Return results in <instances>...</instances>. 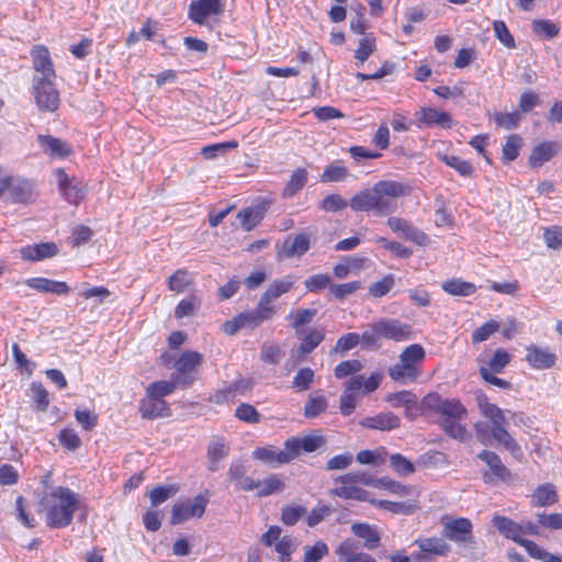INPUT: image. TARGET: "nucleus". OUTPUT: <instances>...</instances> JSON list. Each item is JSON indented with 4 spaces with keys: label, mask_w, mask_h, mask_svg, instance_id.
<instances>
[{
    "label": "nucleus",
    "mask_w": 562,
    "mask_h": 562,
    "mask_svg": "<svg viewBox=\"0 0 562 562\" xmlns=\"http://www.w3.org/2000/svg\"><path fill=\"white\" fill-rule=\"evenodd\" d=\"M412 188L400 181L382 180L371 189L357 192L350 200V207L355 212H374L378 216H385L396 212V200L409 195Z\"/></svg>",
    "instance_id": "1"
},
{
    "label": "nucleus",
    "mask_w": 562,
    "mask_h": 562,
    "mask_svg": "<svg viewBox=\"0 0 562 562\" xmlns=\"http://www.w3.org/2000/svg\"><path fill=\"white\" fill-rule=\"evenodd\" d=\"M78 496L68 487H56L43 497L41 504L46 509V521L52 528H63L70 525L78 508Z\"/></svg>",
    "instance_id": "2"
},
{
    "label": "nucleus",
    "mask_w": 562,
    "mask_h": 562,
    "mask_svg": "<svg viewBox=\"0 0 562 562\" xmlns=\"http://www.w3.org/2000/svg\"><path fill=\"white\" fill-rule=\"evenodd\" d=\"M476 401L481 413L492 424L493 439L513 454L518 452L520 450L518 443L505 428L507 419L504 411L495 404L490 403L488 397L482 392L476 394Z\"/></svg>",
    "instance_id": "3"
},
{
    "label": "nucleus",
    "mask_w": 562,
    "mask_h": 562,
    "mask_svg": "<svg viewBox=\"0 0 562 562\" xmlns=\"http://www.w3.org/2000/svg\"><path fill=\"white\" fill-rule=\"evenodd\" d=\"M481 459L488 468V472L483 474V480L487 484H495L503 482L505 484H513L517 480V474L513 473L501 460L499 456L490 450H483L479 453Z\"/></svg>",
    "instance_id": "4"
},
{
    "label": "nucleus",
    "mask_w": 562,
    "mask_h": 562,
    "mask_svg": "<svg viewBox=\"0 0 562 562\" xmlns=\"http://www.w3.org/2000/svg\"><path fill=\"white\" fill-rule=\"evenodd\" d=\"M209 498L204 495H196L194 498H187L172 506L170 524L179 525L190 518H201L206 509Z\"/></svg>",
    "instance_id": "5"
},
{
    "label": "nucleus",
    "mask_w": 562,
    "mask_h": 562,
    "mask_svg": "<svg viewBox=\"0 0 562 562\" xmlns=\"http://www.w3.org/2000/svg\"><path fill=\"white\" fill-rule=\"evenodd\" d=\"M202 361V355L198 351L187 350L181 353L175 362L176 374H173L181 389L190 387L193 384L195 369L201 366Z\"/></svg>",
    "instance_id": "6"
},
{
    "label": "nucleus",
    "mask_w": 562,
    "mask_h": 562,
    "mask_svg": "<svg viewBox=\"0 0 562 562\" xmlns=\"http://www.w3.org/2000/svg\"><path fill=\"white\" fill-rule=\"evenodd\" d=\"M33 90L35 102L40 111L55 112L60 103L59 92L53 79L34 78Z\"/></svg>",
    "instance_id": "7"
},
{
    "label": "nucleus",
    "mask_w": 562,
    "mask_h": 562,
    "mask_svg": "<svg viewBox=\"0 0 562 562\" xmlns=\"http://www.w3.org/2000/svg\"><path fill=\"white\" fill-rule=\"evenodd\" d=\"M277 258L290 259L293 257H302L311 248V236L307 233L296 235H288L282 244L277 245Z\"/></svg>",
    "instance_id": "8"
},
{
    "label": "nucleus",
    "mask_w": 562,
    "mask_h": 562,
    "mask_svg": "<svg viewBox=\"0 0 562 562\" xmlns=\"http://www.w3.org/2000/svg\"><path fill=\"white\" fill-rule=\"evenodd\" d=\"M375 328L381 338L394 341L408 340L412 337V327L396 318H382L375 322Z\"/></svg>",
    "instance_id": "9"
},
{
    "label": "nucleus",
    "mask_w": 562,
    "mask_h": 562,
    "mask_svg": "<svg viewBox=\"0 0 562 562\" xmlns=\"http://www.w3.org/2000/svg\"><path fill=\"white\" fill-rule=\"evenodd\" d=\"M292 277L288 276L283 279H279L273 281L261 294L258 304H260L263 308H267L271 315L274 317L278 313V307L273 304L280 296L290 292L293 288Z\"/></svg>",
    "instance_id": "10"
},
{
    "label": "nucleus",
    "mask_w": 562,
    "mask_h": 562,
    "mask_svg": "<svg viewBox=\"0 0 562 562\" xmlns=\"http://www.w3.org/2000/svg\"><path fill=\"white\" fill-rule=\"evenodd\" d=\"M58 188L64 198L72 205H78L86 196V186L82 181L69 178L63 168L56 170Z\"/></svg>",
    "instance_id": "11"
},
{
    "label": "nucleus",
    "mask_w": 562,
    "mask_h": 562,
    "mask_svg": "<svg viewBox=\"0 0 562 562\" xmlns=\"http://www.w3.org/2000/svg\"><path fill=\"white\" fill-rule=\"evenodd\" d=\"M386 224L395 234L406 240L418 246H427L429 244L428 235L417 229L405 218L392 216L387 218Z\"/></svg>",
    "instance_id": "12"
},
{
    "label": "nucleus",
    "mask_w": 562,
    "mask_h": 562,
    "mask_svg": "<svg viewBox=\"0 0 562 562\" xmlns=\"http://www.w3.org/2000/svg\"><path fill=\"white\" fill-rule=\"evenodd\" d=\"M472 522L468 518H456L443 524L442 536L456 543H474Z\"/></svg>",
    "instance_id": "13"
},
{
    "label": "nucleus",
    "mask_w": 562,
    "mask_h": 562,
    "mask_svg": "<svg viewBox=\"0 0 562 562\" xmlns=\"http://www.w3.org/2000/svg\"><path fill=\"white\" fill-rule=\"evenodd\" d=\"M252 457L270 468H277L293 461L291 451L286 447V441L284 442L283 450H280L273 446L259 447L254 450Z\"/></svg>",
    "instance_id": "14"
},
{
    "label": "nucleus",
    "mask_w": 562,
    "mask_h": 562,
    "mask_svg": "<svg viewBox=\"0 0 562 562\" xmlns=\"http://www.w3.org/2000/svg\"><path fill=\"white\" fill-rule=\"evenodd\" d=\"M8 191L10 200L13 203L29 204L32 203L36 196L33 182L12 175Z\"/></svg>",
    "instance_id": "15"
},
{
    "label": "nucleus",
    "mask_w": 562,
    "mask_h": 562,
    "mask_svg": "<svg viewBox=\"0 0 562 562\" xmlns=\"http://www.w3.org/2000/svg\"><path fill=\"white\" fill-rule=\"evenodd\" d=\"M223 12L221 0H196L189 8V18L198 24H204L210 15Z\"/></svg>",
    "instance_id": "16"
},
{
    "label": "nucleus",
    "mask_w": 562,
    "mask_h": 562,
    "mask_svg": "<svg viewBox=\"0 0 562 562\" xmlns=\"http://www.w3.org/2000/svg\"><path fill=\"white\" fill-rule=\"evenodd\" d=\"M561 149V145L554 140H546L531 149L528 165L532 169L540 168L544 162L553 158Z\"/></svg>",
    "instance_id": "17"
},
{
    "label": "nucleus",
    "mask_w": 562,
    "mask_h": 562,
    "mask_svg": "<svg viewBox=\"0 0 562 562\" xmlns=\"http://www.w3.org/2000/svg\"><path fill=\"white\" fill-rule=\"evenodd\" d=\"M268 209L269 203L267 201H260L255 205L245 207L239 211L237 218L239 220L241 227L245 231L250 232L263 220Z\"/></svg>",
    "instance_id": "18"
},
{
    "label": "nucleus",
    "mask_w": 562,
    "mask_h": 562,
    "mask_svg": "<svg viewBox=\"0 0 562 562\" xmlns=\"http://www.w3.org/2000/svg\"><path fill=\"white\" fill-rule=\"evenodd\" d=\"M416 121L419 126H440L442 128H450L452 126V117L448 112H440L434 108H422L415 114Z\"/></svg>",
    "instance_id": "19"
},
{
    "label": "nucleus",
    "mask_w": 562,
    "mask_h": 562,
    "mask_svg": "<svg viewBox=\"0 0 562 562\" xmlns=\"http://www.w3.org/2000/svg\"><path fill=\"white\" fill-rule=\"evenodd\" d=\"M363 375L352 376L347 383L344 393L340 396V412L349 416L356 408L358 397L356 392L362 389Z\"/></svg>",
    "instance_id": "20"
},
{
    "label": "nucleus",
    "mask_w": 562,
    "mask_h": 562,
    "mask_svg": "<svg viewBox=\"0 0 562 562\" xmlns=\"http://www.w3.org/2000/svg\"><path fill=\"white\" fill-rule=\"evenodd\" d=\"M139 412L144 419L168 417L171 414L169 404L165 400L148 395L140 401Z\"/></svg>",
    "instance_id": "21"
},
{
    "label": "nucleus",
    "mask_w": 562,
    "mask_h": 562,
    "mask_svg": "<svg viewBox=\"0 0 562 562\" xmlns=\"http://www.w3.org/2000/svg\"><path fill=\"white\" fill-rule=\"evenodd\" d=\"M325 440L323 436H304L291 437L286 439V447L291 451L293 460L297 458L302 451L314 452L324 445Z\"/></svg>",
    "instance_id": "22"
},
{
    "label": "nucleus",
    "mask_w": 562,
    "mask_h": 562,
    "mask_svg": "<svg viewBox=\"0 0 562 562\" xmlns=\"http://www.w3.org/2000/svg\"><path fill=\"white\" fill-rule=\"evenodd\" d=\"M33 67L36 72H41V78L55 79L56 74L50 59L49 50L46 46L36 45L31 52Z\"/></svg>",
    "instance_id": "23"
},
{
    "label": "nucleus",
    "mask_w": 562,
    "mask_h": 562,
    "mask_svg": "<svg viewBox=\"0 0 562 562\" xmlns=\"http://www.w3.org/2000/svg\"><path fill=\"white\" fill-rule=\"evenodd\" d=\"M21 257L27 261H40L57 255L58 247L55 243H41L22 247Z\"/></svg>",
    "instance_id": "24"
},
{
    "label": "nucleus",
    "mask_w": 562,
    "mask_h": 562,
    "mask_svg": "<svg viewBox=\"0 0 562 562\" xmlns=\"http://www.w3.org/2000/svg\"><path fill=\"white\" fill-rule=\"evenodd\" d=\"M360 425L364 428L386 431L398 428L401 419L395 414L389 412L372 417H366L360 420Z\"/></svg>",
    "instance_id": "25"
},
{
    "label": "nucleus",
    "mask_w": 562,
    "mask_h": 562,
    "mask_svg": "<svg viewBox=\"0 0 562 562\" xmlns=\"http://www.w3.org/2000/svg\"><path fill=\"white\" fill-rule=\"evenodd\" d=\"M37 140L43 151L52 157L65 158L72 153L70 145L60 138L50 135H38Z\"/></svg>",
    "instance_id": "26"
},
{
    "label": "nucleus",
    "mask_w": 562,
    "mask_h": 562,
    "mask_svg": "<svg viewBox=\"0 0 562 562\" xmlns=\"http://www.w3.org/2000/svg\"><path fill=\"white\" fill-rule=\"evenodd\" d=\"M24 283L29 288L42 293L65 295L70 290L66 282L55 281L46 278H31L25 280Z\"/></svg>",
    "instance_id": "27"
},
{
    "label": "nucleus",
    "mask_w": 562,
    "mask_h": 562,
    "mask_svg": "<svg viewBox=\"0 0 562 562\" xmlns=\"http://www.w3.org/2000/svg\"><path fill=\"white\" fill-rule=\"evenodd\" d=\"M526 360L535 369H549L554 366L557 357L548 349L530 346L527 347Z\"/></svg>",
    "instance_id": "28"
},
{
    "label": "nucleus",
    "mask_w": 562,
    "mask_h": 562,
    "mask_svg": "<svg viewBox=\"0 0 562 562\" xmlns=\"http://www.w3.org/2000/svg\"><path fill=\"white\" fill-rule=\"evenodd\" d=\"M492 524L506 539H510L516 543H519V541L524 539L521 537V528L519 527V524L508 517L496 514L492 518Z\"/></svg>",
    "instance_id": "29"
},
{
    "label": "nucleus",
    "mask_w": 562,
    "mask_h": 562,
    "mask_svg": "<svg viewBox=\"0 0 562 562\" xmlns=\"http://www.w3.org/2000/svg\"><path fill=\"white\" fill-rule=\"evenodd\" d=\"M422 371L418 367L403 363L398 360L397 363L389 369V375L392 380L402 384L413 383L420 376Z\"/></svg>",
    "instance_id": "30"
},
{
    "label": "nucleus",
    "mask_w": 562,
    "mask_h": 562,
    "mask_svg": "<svg viewBox=\"0 0 562 562\" xmlns=\"http://www.w3.org/2000/svg\"><path fill=\"white\" fill-rule=\"evenodd\" d=\"M260 304L257 303V306L244 313L238 314V321L241 322L243 328L255 329L259 327L262 323L268 322L273 318L271 312L266 311Z\"/></svg>",
    "instance_id": "31"
},
{
    "label": "nucleus",
    "mask_w": 562,
    "mask_h": 562,
    "mask_svg": "<svg viewBox=\"0 0 562 562\" xmlns=\"http://www.w3.org/2000/svg\"><path fill=\"white\" fill-rule=\"evenodd\" d=\"M331 496H337L342 499H356L360 502H369L373 498H370V493L361 487H358L352 484L347 483H338L337 486L329 491Z\"/></svg>",
    "instance_id": "32"
},
{
    "label": "nucleus",
    "mask_w": 562,
    "mask_h": 562,
    "mask_svg": "<svg viewBox=\"0 0 562 562\" xmlns=\"http://www.w3.org/2000/svg\"><path fill=\"white\" fill-rule=\"evenodd\" d=\"M351 531L355 536L364 540V548L373 550L380 546V533L371 525L367 522H355L351 526Z\"/></svg>",
    "instance_id": "33"
},
{
    "label": "nucleus",
    "mask_w": 562,
    "mask_h": 562,
    "mask_svg": "<svg viewBox=\"0 0 562 562\" xmlns=\"http://www.w3.org/2000/svg\"><path fill=\"white\" fill-rule=\"evenodd\" d=\"M255 484H258L255 491H257V496L259 497L269 496L274 493H281L285 488L283 479L278 474H270L262 481L255 480Z\"/></svg>",
    "instance_id": "34"
},
{
    "label": "nucleus",
    "mask_w": 562,
    "mask_h": 562,
    "mask_svg": "<svg viewBox=\"0 0 562 562\" xmlns=\"http://www.w3.org/2000/svg\"><path fill=\"white\" fill-rule=\"evenodd\" d=\"M229 447L221 439L210 442L207 448L209 470L215 472L218 470V462L227 457Z\"/></svg>",
    "instance_id": "35"
},
{
    "label": "nucleus",
    "mask_w": 562,
    "mask_h": 562,
    "mask_svg": "<svg viewBox=\"0 0 562 562\" xmlns=\"http://www.w3.org/2000/svg\"><path fill=\"white\" fill-rule=\"evenodd\" d=\"M228 479L236 482L239 490L243 491H255L258 484H255V480L246 476V469L241 463H233L228 470Z\"/></svg>",
    "instance_id": "36"
},
{
    "label": "nucleus",
    "mask_w": 562,
    "mask_h": 562,
    "mask_svg": "<svg viewBox=\"0 0 562 562\" xmlns=\"http://www.w3.org/2000/svg\"><path fill=\"white\" fill-rule=\"evenodd\" d=\"M308 172L305 168H297L294 170L286 186L283 189L282 195L283 198H292L299 191H301L307 182Z\"/></svg>",
    "instance_id": "37"
},
{
    "label": "nucleus",
    "mask_w": 562,
    "mask_h": 562,
    "mask_svg": "<svg viewBox=\"0 0 562 562\" xmlns=\"http://www.w3.org/2000/svg\"><path fill=\"white\" fill-rule=\"evenodd\" d=\"M193 284V279L187 269L176 270L167 281L168 289L171 292L182 293Z\"/></svg>",
    "instance_id": "38"
},
{
    "label": "nucleus",
    "mask_w": 562,
    "mask_h": 562,
    "mask_svg": "<svg viewBox=\"0 0 562 562\" xmlns=\"http://www.w3.org/2000/svg\"><path fill=\"white\" fill-rule=\"evenodd\" d=\"M441 288L445 292L454 296H469L476 291V285L474 283L460 279L445 281L441 284Z\"/></svg>",
    "instance_id": "39"
},
{
    "label": "nucleus",
    "mask_w": 562,
    "mask_h": 562,
    "mask_svg": "<svg viewBox=\"0 0 562 562\" xmlns=\"http://www.w3.org/2000/svg\"><path fill=\"white\" fill-rule=\"evenodd\" d=\"M415 543L423 552L434 553L437 555H446L450 552V546L441 538H422L417 539Z\"/></svg>",
    "instance_id": "40"
},
{
    "label": "nucleus",
    "mask_w": 562,
    "mask_h": 562,
    "mask_svg": "<svg viewBox=\"0 0 562 562\" xmlns=\"http://www.w3.org/2000/svg\"><path fill=\"white\" fill-rule=\"evenodd\" d=\"M202 304L201 299L195 294H190L179 302L175 308V317L180 319L193 316L198 313Z\"/></svg>",
    "instance_id": "41"
},
{
    "label": "nucleus",
    "mask_w": 562,
    "mask_h": 562,
    "mask_svg": "<svg viewBox=\"0 0 562 562\" xmlns=\"http://www.w3.org/2000/svg\"><path fill=\"white\" fill-rule=\"evenodd\" d=\"M325 338V334L323 329L313 328L305 337L302 339L297 353L300 358L310 355Z\"/></svg>",
    "instance_id": "42"
},
{
    "label": "nucleus",
    "mask_w": 562,
    "mask_h": 562,
    "mask_svg": "<svg viewBox=\"0 0 562 562\" xmlns=\"http://www.w3.org/2000/svg\"><path fill=\"white\" fill-rule=\"evenodd\" d=\"M438 414H440L441 420L463 419L467 416V409L458 400H445Z\"/></svg>",
    "instance_id": "43"
},
{
    "label": "nucleus",
    "mask_w": 562,
    "mask_h": 562,
    "mask_svg": "<svg viewBox=\"0 0 562 562\" xmlns=\"http://www.w3.org/2000/svg\"><path fill=\"white\" fill-rule=\"evenodd\" d=\"M178 386L180 387V383H178V380L172 375V380L170 381H156L150 383L146 387V395L162 400L164 396L171 394Z\"/></svg>",
    "instance_id": "44"
},
{
    "label": "nucleus",
    "mask_w": 562,
    "mask_h": 562,
    "mask_svg": "<svg viewBox=\"0 0 562 562\" xmlns=\"http://www.w3.org/2000/svg\"><path fill=\"white\" fill-rule=\"evenodd\" d=\"M557 502L558 495L552 484L539 485L532 495V504L535 506H548Z\"/></svg>",
    "instance_id": "45"
},
{
    "label": "nucleus",
    "mask_w": 562,
    "mask_h": 562,
    "mask_svg": "<svg viewBox=\"0 0 562 562\" xmlns=\"http://www.w3.org/2000/svg\"><path fill=\"white\" fill-rule=\"evenodd\" d=\"M426 357L425 349L419 344L406 347L400 355V361L409 366L418 367Z\"/></svg>",
    "instance_id": "46"
},
{
    "label": "nucleus",
    "mask_w": 562,
    "mask_h": 562,
    "mask_svg": "<svg viewBox=\"0 0 562 562\" xmlns=\"http://www.w3.org/2000/svg\"><path fill=\"white\" fill-rule=\"evenodd\" d=\"M283 357H284V351L281 349L279 344H277L274 341H270V342H265L261 346L260 359L265 363L279 364Z\"/></svg>",
    "instance_id": "47"
},
{
    "label": "nucleus",
    "mask_w": 562,
    "mask_h": 562,
    "mask_svg": "<svg viewBox=\"0 0 562 562\" xmlns=\"http://www.w3.org/2000/svg\"><path fill=\"white\" fill-rule=\"evenodd\" d=\"M376 479L363 471L349 472L344 475H339L335 479V484L347 483V484H363L366 486H374Z\"/></svg>",
    "instance_id": "48"
},
{
    "label": "nucleus",
    "mask_w": 562,
    "mask_h": 562,
    "mask_svg": "<svg viewBox=\"0 0 562 562\" xmlns=\"http://www.w3.org/2000/svg\"><path fill=\"white\" fill-rule=\"evenodd\" d=\"M370 503L379 508L385 509L393 514L411 515L415 510V506L405 502H391L385 499H372Z\"/></svg>",
    "instance_id": "49"
},
{
    "label": "nucleus",
    "mask_w": 562,
    "mask_h": 562,
    "mask_svg": "<svg viewBox=\"0 0 562 562\" xmlns=\"http://www.w3.org/2000/svg\"><path fill=\"white\" fill-rule=\"evenodd\" d=\"M317 314L316 308H297L294 312L290 313L288 318H292L293 322L291 324L292 328L300 333V328L304 325L310 324Z\"/></svg>",
    "instance_id": "50"
},
{
    "label": "nucleus",
    "mask_w": 562,
    "mask_h": 562,
    "mask_svg": "<svg viewBox=\"0 0 562 562\" xmlns=\"http://www.w3.org/2000/svg\"><path fill=\"white\" fill-rule=\"evenodd\" d=\"M522 144H524V140L520 135H518V134L509 135L506 138V142L502 149L503 159L507 160V161L515 160L519 155V150L522 147Z\"/></svg>",
    "instance_id": "51"
},
{
    "label": "nucleus",
    "mask_w": 562,
    "mask_h": 562,
    "mask_svg": "<svg viewBox=\"0 0 562 562\" xmlns=\"http://www.w3.org/2000/svg\"><path fill=\"white\" fill-rule=\"evenodd\" d=\"M395 285V278L393 274H386L381 280L373 282L368 291L372 297L379 299L386 295Z\"/></svg>",
    "instance_id": "52"
},
{
    "label": "nucleus",
    "mask_w": 562,
    "mask_h": 562,
    "mask_svg": "<svg viewBox=\"0 0 562 562\" xmlns=\"http://www.w3.org/2000/svg\"><path fill=\"white\" fill-rule=\"evenodd\" d=\"M386 401L394 407L405 406L411 409L417 406V397L409 391L392 393L386 397Z\"/></svg>",
    "instance_id": "53"
},
{
    "label": "nucleus",
    "mask_w": 562,
    "mask_h": 562,
    "mask_svg": "<svg viewBox=\"0 0 562 562\" xmlns=\"http://www.w3.org/2000/svg\"><path fill=\"white\" fill-rule=\"evenodd\" d=\"M333 285L331 278L327 273H318L307 278L304 286L308 292L316 293Z\"/></svg>",
    "instance_id": "54"
},
{
    "label": "nucleus",
    "mask_w": 562,
    "mask_h": 562,
    "mask_svg": "<svg viewBox=\"0 0 562 562\" xmlns=\"http://www.w3.org/2000/svg\"><path fill=\"white\" fill-rule=\"evenodd\" d=\"M461 419L448 418L447 420H440V426L447 435L451 438L464 441L468 432L467 429L460 424Z\"/></svg>",
    "instance_id": "55"
},
{
    "label": "nucleus",
    "mask_w": 562,
    "mask_h": 562,
    "mask_svg": "<svg viewBox=\"0 0 562 562\" xmlns=\"http://www.w3.org/2000/svg\"><path fill=\"white\" fill-rule=\"evenodd\" d=\"M361 289V282L360 281H352L341 284H333L329 288V294L333 295L335 299L342 301L346 297L352 295L356 291Z\"/></svg>",
    "instance_id": "56"
},
{
    "label": "nucleus",
    "mask_w": 562,
    "mask_h": 562,
    "mask_svg": "<svg viewBox=\"0 0 562 562\" xmlns=\"http://www.w3.org/2000/svg\"><path fill=\"white\" fill-rule=\"evenodd\" d=\"M350 205V202L345 200L340 194L333 193L326 195L319 204V207L325 212H338Z\"/></svg>",
    "instance_id": "57"
},
{
    "label": "nucleus",
    "mask_w": 562,
    "mask_h": 562,
    "mask_svg": "<svg viewBox=\"0 0 562 562\" xmlns=\"http://www.w3.org/2000/svg\"><path fill=\"white\" fill-rule=\"evenodd\" d=\"M348 169L340 164H331L327 166L321 176L322 182H337L346 179Z\"/></svg>",
    "instance_id": "58"
},
{
    "label": "nucleus",
    "mask_w": 562,
    "mask_h": 562,
    "mask_svg": "<svg viewBox=\"0 0 562 562\" xmlns=\"http://www.w3.org/2000/svg\"><path fill=\"white\" fill-rule=\"evenodd\" d=\"M493 29L495 32L496 38L507 48L514 49L516 47V43L514 36L509 32L504 21L496 20L493 22Z\"/></svg>",
    "instance_id": "59"
},
{
    "label": "nucleus",
    "mask_w": 562,
    "mask_h": 562,
    "mask_svg": "<svg viewBox=\"0 0 562 562\" xmlns=\"http://www.w3.org/2000/svg\"><path fill=\"white\" fill-rule=\"evenodd\" d=\"M391 467L401 476H407L415 472L414 464L400 453H394L390 457Z\"/></svg>",
    "instance_id": "60"
},
{
    "label": "nucleus",
    "mask_w": 562,
    "mask_h": 562,
    "mask_svg": "<svg viewBox=\"0 0 562 562\" xmlns=\"http://www.w3.org/2000/svg\"><path fill=\"white\" fill-rule=\"evenodd\" d=\"M375 38L373 36H366L359 41L355 58L360 63H364L375 52Z\"/></svg>",
    "instance_id": "61"
},
{
    "label": "nucleus",
    "mask_w": 562,
    "mask_h": 562,
    "mask_svg": "<svg viewBox=\"0 0 562 562\" xmlns=\"http://www.w3.org/2000/svg\"><path fill=\"white\" fill-rule=\"evenodd\" d=\"M177 492L178 487L175 485L157 486L149 493L150 503L153 506H158L173 496Z\"/></svg>",
    "instance_id": "62"
},
{
    "label": "nucleus",
    "mask_w": 562,
    "mask_h": 562,
    "mask_svg": "<svg viewBox=\"0 0 562 562\" xmlns=\"http://www.w3.org/2000/svg\"><path fill=\"white\" fill-rule=\"evenodd\" d=\"M363 368L360 360L352 359L340 362L334 370L337 379H344L348 375L359 372Z\"/></svg>",
    "instance_id": "63"
},
{
    "label": "nucleus",
    "mask_w": 562,
    "mask_h": 562,
    "mask_svg": "<svg viewBox=\"0 0 562 562\" xmlns=\"http://www.w3.org/2000/svg\"><path fill=\"white\" fill-rule=\"evenodd\" d=\"M327 553V544L323 541H317L313 547L304 548V559L302 562H319Z\"/></svg>",
    "instance_id": "64"
}]
</instances>
